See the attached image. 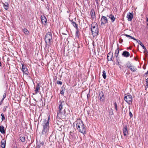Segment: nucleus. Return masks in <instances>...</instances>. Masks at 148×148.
Returning a JSON list of instances; mask_svg holds the SVG:
<instances>
[{
	"instance_id": "obj_5",
	"label": "nucleus",
	"mask_w": 148,
	"mask_h": 148,
	"mask_svg": "<svg viewBox=\"0 0 148 148\" xmlns=\"http://www.w3.org/2000/svg\"><path fill=\"white\" fill-rule=\"evenodd\" d=\"M52 39V34L51 31L48 32L45 35V40L46 44L47 45L48 43L50 44L51 40Z\"/></svg>"
},
{
	"instance_id": "obj_26",
	"label": "nucleus",
	"mask_w": 148,
	"mask_h": 148,
	"mask_svg": "<svg viewBox=\"0 0 148 148\" xmlns=\"http://www.w3.org/2000/svg\"><path fill=\"white\" fill-rule=\"evenodd\" d=\"M20 139L22 142H25V137L23 136L20 137Z\"/></svg>"
},
{
	"instance_id": "obj_48",
	"label": "nucleus",
	"mask_w": 148,
	"mask_h": 148,
	"mask_svg": "<svg viewBox=\"0 0 148 148\" xmlns=\"http://www.w3.org/2000/svg\"><path fill=\"white\" fill-rule=\"evenodd\" d=\"M146 84V86L148 88V84Z\"/></svg>"
},
{
	"instance_id": "obj_17",
	"label": "nucleus",
	"mask_w": 148,
	"mask_h": 148,
	"mask_svg": "<svg viewBox=\"0 0 148 148\" xmlns=\"http://www.w3.org/2000/svg\"><path fill=\"white\" fill-rule=\"evenodd\" d=\"M90 14L92 19L93 20L95 17V15L94 10L93 9H91V11H90Z\"/></svg>"
},
{
	"instance_id": "obj_4",
	"label": "nucleus",
	"mask_w": 148,
	"mask_h": 148,
	"mask_svg": "<svg viewBox=\"0 0 148 148\" xmlns=\"http://www.w3.org/2000/svg\"><path fill=\"white\" fill-rule=\"evenodd\" d=\"M50 119L49 117L47 121L45 120L42 124V126L43 129L42 131V133L43 134H45L48 131L49 129V120Z\"/></svg>"
},
{
	"instance_id": "obj_32",
	"label": "nucleus",
	"mask_w": 148,
	"mask_h": 148,
	"mask_svg": "<svg viewBox=\"0 0 148 148\" xmlns=\"http://www.w3.org/2000/svg\"><path fill=\"white\" fill-rule=\"evenodd\" d=\"M79 31L78 29H76V31L75 32V36H76L77 37H79Z\"/></svg>"
},
{
	"instance_id": "obj_23",
	"label": "nucleus",
	"mask_w": 148,
	"mask_h": 148,
	"mask_svg": "<svg viewBox=\"0 0 148 148\" xmlns=\"http://www.w3.org/2000/svg\"><path fill=\"white\" fill-rule=\"evenodd\" d=\"M119 48L118 47L115 50V52L114 53V56H115L116 57V58H117L119 55Z\"/></svg>"
},
{
	"instance_id": "obj_37",
	"label": "nucleus",
	"mask_w": 148,
	"mask_h": 148,
	"mask_svg": "<svg viewBox=\"0 0 148 148\" xmlns=\"http://www.w3.org/2000/svg\"><path fill=\"white\" fill-rule=\"evenodd\" d=\"M129 115L131 118L133 117V115L132 112L130 111L129 113Z\"/></svg>"
},
{
	"instance_id": "obj_51",
	"label": "nucleus",
	"mask_w": 148,
	"mask_h": 148,
	"mask_svg": "<svg viewBox=\"0 0 148 148\" xmlns=\"http://www.w3.org/2000/svg\"><path fill=\"white\" fill-rule=\"evenodd\" d=\"M4 111H5L6 110V108H5V109H4Z\"/></svg>"
},
{
	"instance_id": "obj_27",
	"label": "nucleus",
	"mask_w": 148,
	"mask_h": 148,
	"mask_svg": "<svg viewBox=\"0 0 148 148\" xmlns=\"http://www.w3.org/2000/svg\"><path fill=\"white\" fill-rule=\"evenodd\" d=\"M123 35L127 37H129V38H130L131 39H133V40H136V39L135 38L133 37H132V36H130V35L127 34H123Z\"/></svg>"
},
{
	"instance_id": "obj_49",
	"label": "nucleus",
	"mask_w": 148,
	"mask_h": 148,
	"mask_svg": "<svg viewBox=\"0 0 148 148\" xmlns=\"http://www.w3.org/2000/svg\"><path fill=\"white\" fill-rule=\"evenodd\" d=\"M117 61H118V64H119V62L118 61V59H117Z\"/></svg>"
},
{
	"instance_id": "obj_13",
	"label": "nucleus",
	"mask_w": 148,
	"mask_h": 148,
	"mask_svg": "<svg viewBox=\"0 0 148 148\" xmlns=\"http://www.w3.org/2000/svg\"><path fill=\"white\" fill-rule=\"evenodd\" d=\"M2 4L3 5V7L5 10H7L8 9L9 7V5L7 2H5V3L3 2Z\"/></svg>"
},
{
	"instance_id": "obj_34",
	"label": "nucleus",
	"mask_w": 148,
	"mask_h": 148,
	"mask_svg": "<svg viewBox=\"0 0 148 148\" xmlns=\"http://www.w3.org/2000/svg\"><path fill=\"white\" fill-rule=\"evenodd\" d=\"M37 147H36V148H42L41 145H40V143H39V144H38V143H37Z\"/></svg>"
},
{
	"instance_id": "obj_31",
	"label": "nucleus",
	"mask_w": 148,
	"mask_h": 148,
	"mask_svg": "<svg viewBox=\"0 0 148 148\" xmlns=\"http://www.w3.org/2000/svg\"><path fill=\"white\" fill-rule=\"evenodd\" d=\"M114 106L116 111H118L117 105L116 102L114 103Z\"/></svg>"
},
{
	"instance_id": "obj_16",
	"label": "nucleus",
	"mask_w": 148,
	"mask_h": 148,
	"mask_svg": "<svg viewBox=\"0 0 148 148\" xmlns=\"http://www.w3.org/2000/svg\"><path fill=\"white\" fill-rule=\"evenodd\" d=\"M107 17H108L110 19L111 21V22L112 23H113L114 21L115 20V18L114 17L113 15L111 14L107 15Z\"/></svg>"
},
{
	"instance_id": "obj_21",
	"label": "nucleus",
	"mask_w": 148,
	"mask_h": 148,
	"mask_svg": "<svg viewBox=\"0 0 148 148\" xmlns=\"http://www.w3.org/2000/svg\"><path fill=\"white\" fill-rule=\"evenodd\" d=\"M0 132L2 134H4L5 133V132L4 130V127L3 125H0Z\"/></svg>"
},
{
	"instance_id": "obj_44",
	"label": "nucleus",
	"mask_w": 148,
	"mask_h": 148,
	"mask_svg": "<svg viewBox=\"0 0 148 148\" xmlns=\"http://www.w3.org/2000/svg\"><path fill=\"white\" fill-rule=\"evenodd\" d=\"M96 3H97V4H98V0H95Z\"/></svg>"
},
{
	"instance_id": "obj_33",
	"label": "nucleus",
	"mask_w": 148,
	"mask_h": 148,
	"mask_svg": "<svg viewBox=\"0 0 148 148\" xmlns=\"http://www.w3.org/2000/svg\"><path fill=\"white\" fill-rule=\"evenodd\" d=\"M1 116L2 117L1 120H2V121H3L5 119V117L4 114L3 113H2L1 114Z\"/></svg>"
},
{
	"instance_id": "obj_35",
	"label": "nucleus",
	"mask_w": 148,
	"mask_h": 148,
	"mask_svg": "<svg viewBox=\"0 0 148 148\" xmlns=\"http://www.w3.org/2000/svg\"><path fill=\"white\" fill-rule=\"evenodd\" d=\"M40 145H41L42 148L44 147V142L43 141L41 143H40Z\"/></svg>"
},
{
	"instance_id": "obj_45",
	"label": "nucleus",
	"mask_w": 148,
	"mask_h": 148,
	"mask_svg": "<svg viewBox=\"0 0 148 148\" xmlns=\"http://www.w3.org/2000/svg\"><path fill=\"white\" fill-rule=\"evenodd\" d=\"M146 52H147V49H146V50H144V53H145Z\"/></svg>"
},
{
	"instance_id": "obj_10",
	"label": "nucleus",
	"mask_w": 148,
	"mask_h": 148,
	"mask_svg": "<svg viewBox=\"0 0 148 148\" xmlns=\"http://www.w3.org/2000/svg\"><path fill=\"white\" fill-rule=\"evenodd\" d=\"M22 70L24 73L27 75L28 74V71L27 68L26 67V66H24L23 64H22Z\"/></svg>"
},
{
	"instance_id": "obj_50",
	"label": "nucleus",
	"mask_w": 148,
	"mask_h": 148,
	"mask_svg": "<svg viewBox=\"0 0 148 148\" xmlns=\"http://www.w3.org/2000/svg\"><path fill=\"white\" fill-rule=\"evenodd\" d=\"M121 42H122L123 41V40L122 39H121Z\"/></svg>"
},
{
	"instance_id": "obj_19",
	"label": "nucleus",
	"mask_w": 148,
	"mask_h": 148,
	"mask_svg": "<svg viewBox=\"0 0 148 148\" xmlns=\"http://www.w3.org/2000/svg\"><path fill=\"white\" fill-rule=\"evenodd\" d=\"M40 84L39 83H37L36 85V89L35 90L36 94L38 93V92L39 90L40 89Z\"/></svg>"
},
{
	"instance_id": "obj_20",
	"label": "nucleus",
	"mask_w": 148,
	"mask_h": 148,
	"mask_svg": "<svg viewBox=\"0 0 148 148\" xmlns=\"http://www.w3.org/2000/svg\"><path fill=\"white\" fill-rule=\"evenodd\" d=\"M113 53L111 55L110 53H108L107 56V59L108 61L112 60V58Z\"/></svg>"
},
{
	"instance_id": "obj_39",
	"label": "nucleus",
	"mask_w": 148,
	"mask_h": 148,
	"mask_svg": "<svg viewBox=\"0 0 148 148\" xmlns=\"http://www.w3.org/2000/svg\"><path fill=\"white\" fill-rule=\"evenodd\" d=\"M3 101V99H2L1 101L0 102V106L2 104Z\"/></svg>"
},
{
	"instance_id": "obj_52",
	"label": "nucleus",
	"mask_w": 148,
	"mask_h": 148,
	"mask_svg": "<svg viewBox=\"0 0 148 148\" xmlns=\"http://www.w3.org/2000/svg\"><path fill=\"white\" fill-rule=\"evenodd\" d=\"M147 25H148V23H147Z\"/></svg>"
},
{
	"instance_id": "obj_18",
	"label": "nucleus",
	"mask_w": 148,
	"mask_h": 148,
	"mask_svg": "<svg viewBox=\"0 0 148 148\" xmlns=\"http://www.w3.org/2000/svg\"><path fill=\"white\" fill-rule=\"evenodd\" d=\"M1 143V147L2 148H5L6 144V140L4 139H3Z\"/></svg>"
},
{
	"instance_id": "obj_25",
	"label": "nucleus",
	"mask_w": 148,
	"mask_h": 148,
	"mask_svg": "<svg viewBox=\"0 0 148 148\" xmlns=\"http://www.w3.org/2000/svg\"><path fill=\"white\" fill-rule=\"evenodd\" d=\"M65 89V88L64 87V86H62L61 88V90L60 91V93L62 94L63 95L64 93V90Z\"/></svg>"
},
{
	"instance_id": "obj_3",
	"label": "nucleus",
	"mask_w": 148,
	"mask_h": 148,
	"mask_svg": "<svg viewBox=\"0 0 148 148\" xmlns=\"http://www.w3.org/2000/svg\"><path fill=\"white\" fill-rule=\"evenodd\" d=\"M91 29L93 36H97L99 33L98 26L97 23H93L91 24Z\"/></svg>"
},
{
	"instance_id": "obj_40",
	"label": "nucleus",
	"mask_w": 148,
	"mask_h": 148,
	"mask_svg": "<svg viewBox=\"0 0 148 148\" xmlns=\"http://www.w3.org/2000/svg\"><path fill=\"white\" fill-rule=\"evenodd\" d=\"M148 84V78L146 79V84Z\"/></svg>"
},
{
	"instance_id": "obj_53",
	"label": "nucleus",
	"mask_w": 148,
	"mask_h": 148,
	"mask_svg": "<svg viewBox=\"0 0 148 148\" xmlns=\"http://www.w3.org/2000/svg\"><path fill=\"white\" fill-rule=\"evenodd\" d=\"M124 108V107H123V108Z\"/></svg>"
},
{
	"instance_id": "obj_24",
	"label": "nucleus",
	"mask_w": 148,
	"mask_h": 148,
	"mask_svg": "<svg viewBox=\"0 0 148 148\" xmlns=\"http://www.w3.org/2000/svg\"><path fill=\"white\" fill-rule=\"evenodd\" d=\"M108 112L109 116L112 115L113 114V110L112 108H108Z\"/></svg>"
},
{
	"instance_id": "obj_29",
	"label": "nucleus",
	"mask_w": 148,
	"mask_h": 148,
	"mask_svg": "<svg viewBox=\"0 0 148 148\" xmlns=\"http://www.w3.org/2000/svg\"><path fill=\"white\" fill-rule=\"evenodd\" d=\"M102 76L104 79H105L106 78V73L105 71L103 70V71Z\"/></svg>"
},
{
	"instance_id": "obj_30",
	"label": "nucleus",
	"mask_w": 148,
	"mask_h": 148,
	"mask_svg": "<svg viewBox=\"0 0 148 148\" xmlns=\"http://www.w3.org/2000/svg\"><path fill=\"white\" fill-rule=\"evenodd\" d=\"M135 40L138 43V44L140 45H141V46L142 47L143 46V45H144L140 41V40L136 39V40Z\"/></svg>"
},
{
	"instance_id": "obj_47",
	"label": "nucleus",
	"mask_w": 148,
	"mask_h": 148,
	"mask_svg": "<svg viewBox=\"0 0 148 148\" xmlns=\"http://www.w3.org/2000/svg\"><path fill=\"white\" fill-rule=\"evenodd\" d=\"M89 95V94L87 95V97L88 99V95Z\"/></svg>"
},
{
	"instance_id": "obj_15",
	"label": "nucleus",
	"mask_w": 148,
	"mask_h": 148,
	"mask_svg": "<svg viewBox=\"0 0 148 148\" xmlns=\"http://www.w3.org/2000/svg\"><path fill=\"white\" fill-rule=\"evenodd\" d=\"M122 55L124 57L127 58L130 56V53L126 51H124L122 54Z\"/></svg>"
},
{
	"instance_id": "obj_11",
	"label": "nucleus",
	"mask_w": 148,
	"mask_h": 148,
	"mask_svg": "<svg viewBox=\"0 0 148 148\" xmlns=\"http://www.w3.org/2000/svg\"><path fill=\"white\" fill-rule=\"evenodd\" d=\"M99 93V96L100 98V101H103L105 100V97L103 92L102 91H100Z\"/></svg>"
},
{
	"instance_id": "obj_43",
	"label": "nucleus",
	"mask_w": 148,
	"mask_h": 148,
	"mask_svg": "<svg viewBox=\"0 0 148 148\" xmlns=\"http://www.w3.org/2000/svg\"><path fill=\"white\" fill-rule=\"evenodd\" d=\"M13 148H18L16 146L14 145V146Z\"/></svg>"
},
{
	"instance_id": "obj_28",
	"label": "nucleus",
	"mask_w": 148,
	"mask_h": 148,
	"mask_svg": "<svg viewBox=\"0 0 148 148\" xmlns=\"http://www.w3.org/2000/svg\"><path fill=\"white\" fill-rule=\"evenodd\" d=\"M24 32L26 35H28L29 34V31L26 29H23Z\"/></svg>"
},
{
	"instance_id": "obj_22",
	"label": "nucleus",
	"mask_w": 148,
	"mask_h": 148,
	"mask_svg": "<svg viewBox=\"0 0 148 148\" xmlns=\"http://www.w3.org/2000/svg\"><path fill=\"white\" fill-rule=\"evenodd\" d=\"M71 21L73 25L75 28L76 29H79L78 27L77 24L75 22H74L73 20H71Z\"/></svg>"
},
{
	"instance_id": "obj_38",
	"label": "nucleus",
	"mask_w": 148,
	"mask_h": 148,
	"mask_svg": "<svg viewBox=\"0 0 148 148\" xmlns=\"http://www.w3.org/2000/svg\"><path fill=\"white\" fill-rule=\"evenodd\" d=\"M6 96V94L5 93H4L3 95V98L2 99H3V100H4V99L5 98Z\"/></svg>"
},
{
	"instance_id": "obj_7",
	"label": "nucleus",
	"mask_w": 148,
	"mask_h": 148,
	"mask_svg": "<svg viewBox=\"0 0 148 148\" xmlns=\"http://www.w3.org/2000/svg\"><path fill=\"white\" fill-rule=\"evenodd\" d=\"M126 66L127 68L130 69L131 71L133 72H135L137 70L136 68L133 66L132 63L130 62H127L126 64Z\"/></svg>"
},
{
	"instance_id": "obj_6",
	"label": "nucleus",
	"mask_w": 148,
	"mask_h": 148,
	"mask_svg": "<svg viewBox=\"0 0 148 148\" xmlns=\"http://www.w3.org/2000/svg\"><path fill=\"white\" fill-rule=\"evenodd\" d=\"M124 100L129 104L130 105L132 103V97L130 95H125L124 97Z\"/></svg>"
},
{
	"instance_id": "obj_46",
	"label": "nucleus",
	"mask_w": 148,
	"mask_h": 148,
	"mask_svg": "<svg viewBox=\"0 0 148 148\" xmlns=\"http://www.w3.org/2000/svg\"><path fill=\"white\" fill-rule=\"evenodd\" d=\"M124 114H125L126 112V110L125 111V110L124 111Z\"/></svg>"
},
{
	"instance_id": "obj_2",
	"label": "nucleus",
	"mask_w": 148,
	"mask_h": 148,
	"mask_svg": "<svg viewBox=\"0 0 148 148\" xmlns=\"http://www.w3.org/2000/svg\"><path fill=\"white\" fill-rule=\"evenodd\" d=\"M60 103V104L59 105V110L57 112V116L59 118H60L61 119H67L66 115H65V110H64L63 112H62L61 110L62 108L63 105H62V103H64V101H60L59 103Z\"/></svg>"
},
{
	"instance_id": "obj_8",
	"label": "nucleus",
	"mask_w": 148,
	"mask_h": 148,
	"mask_svg": "<svg viewBox=\"0 0 148 148\" xmlns=\"http://www.w3.org/2000/svg\"><path fill=\"white\" fill-rule=\"evenodd\" d=\"M101 25H104V24L108 23V19L106 16H102L101 18Z\"/></svg>"
},
{
	"instance_id": "obj_1",
	"label": "nucleus",
	"mask_w": 148,
	"mask_h": 148,
	"mask_svg": "<svg viewBox=\"0 0 148 148\" xmlns=\"http://www.w3.org/2000/svg\"><path fill=\"white\" fill-rule=\"evenodd\" d=\"M77 129L79 132L84 135L86 134V129L83 122L80 119H77L75 122Z\"/></svg>"
},
{
	"instance_id": "obj_41",
	"label": "nucleus",
	"mask_w": 148,
	"mask_h": 148,
	"mask_svg": "<svg viewBox=\"0 0 148 148\" xmlns=\"http://www.w3.org/2000/svg\"><path fill=\"white\" fill-rule=\"evenodd\" d=\"M142 47H143V49H144V50H146V49L144 45H143V46Z\"/></svg>"
},
{
	"instance_id": "obj_12",
	"label": "nucleus",
	"mask_w": 148,
	"mask_h": 148,
	"mask_svg": "<svg viewBox=\"0 0 148 148\" xmlns=\"http://www.w3.org/2000/svg\"><path fill=\"white\" fill-rule=\"evenodd\" d=\"M41 19L42 23L44 25H46L47 22V19L46 17L44 16H41Z\"/></svg>"
},
{
	"instance_id": "obj_36",
	"label": "nucleus",
	"mask_w": 148,
	"mask_h": 148,
	"mask_svg": "<svg viewBox=\"0 0 148 148\" xmlns=\"http://www.w3.org/2000/svg\"><path fill=\"white\" fill-rule=\"evenodd\" d=\"M57 83L58 84L60 85H62V82L59 81H57Z\"/></svg>"
},
{
	"instance_id": "obj_9",
	"label": "nucleus",
	"mask_w": 148,
	"mask_h": 148,
	"mask_svg": "<svg viewBox=\"0 0 148 148\" xmlns=\"http://www.w3.org/2000/svg\"><path fill=\"white\" fill-rule=\"evenodd\" d=\"M127 127L126 125H125L123 129V132L124 136H126L128 134Z\"/></svg>"
},
{
	"instance_id": "obj_14",
	"label": "nucleus",
	"mask_w": 148,
	"mask_h": 148,
	"mask_svg": "<svg viewBox=\"0 0 148 148\" xmlns=\"http://www.w3.org/2000/svg\"><path fill=\"white\" fill-rule=\"evenodd\" d=\"M127 17L128 21H131L133 17V15L130 12L129 13L127 14Z\"/></svg>"
},
{
	"instance_id": "obj_42",
	"label": "nucleus",
	"mask_w": 148,
	"mask_h": 148,
	"mask_svg": "<svg viewBox=\"0 0 148 148\" xmlns=\"http://www.w3.org/2000/svg\"><path fill=\"white\" fill-rule=\"evenodd\" d=\"M146 18H147V21L148 22V17L147 15Z\"/></svg>"
}]
</instances>
